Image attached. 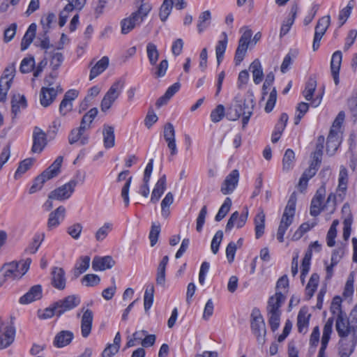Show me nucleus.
Returning a JSON list of instances; mask_svg holds the SVG:
<instances>
[{
  "instance_id": "22",
  "label": "nucleus",
  "mask_w": 357,
  "mask_h": 357,
  "mask_svg": "<svg viewBox=\"0 0 357 357\" xmlns=\"http://www.w3.org/2000/svg\"><path fill=\"white\" fill-rule=\"evenodd\" d=\"M285 301V296L281 292H276L269 298L267 305L268 313H281L280 307Z\"/></svg>"
},
{
  "instance_id": "8",
  "label": "nucleus",
  "mask_w": 357,
  "mask_h": 357,
  "mask_svg": "<svg viewBox=\"0 0 357 357\" xmlns=\"http://www.w3.org/2000/svg\"><path fill=\"white\" fill-rule=\"evenodd\" d=\"M80 298L76 295H70L55 302V308L57 310V317L64 312L70 311L79 305Z\"/></svg>"
},
{
  "instance_id": "48",
  "label": "nucleus",
  "mask_w": 357,
  "mask_h": 357,
  "mask_svg": "<svg viewBox=\"0 0 357 357\" xmlns=\"http://www.w3.org/2000/svg\"><path fill=\"white\" fill-rule=\"evenodd\" d=\"M211 15L209 10L202 13L199 17L197 29L199 33H202L210 24Z\"/></svg>"
},
{
  "instance_id": "46",
  "label": "nucleus",
  "mask_w": 357,
  "mask_h": 357,
  "mask_svg": "<svg viewBox=\"0 0 357 357\" xmlns=\"http://www.w3.org/2000/svg\"><path fill=\"white\" fill-rule=\"evenodd\" d=\"M98 109L93 107L86 113L81 121L80 126L83 127L85 130L90 128V124L93 122V119L98 114Z\"/></svg>"
},
{
  "instance_id": "44",
  "label": "nucleus",
  "mask_w": 357,
  "mask_h": 357,
  "mask_svg": "<svg viewBox=\"0 0 357 357\" xmlns=\"http://www.w3.org/2000/svg\"><path fill=\"white\" fill-rule=\"evenodd\" d=\"M296 12H297V8L293 7L291 8V13H290L291 16L288 17L282 25L281 30H280V36H284L289 32L291 25L294 24V20L296 17Z\"/></svg>"
},
{
  "instance_id": "55",
  "label": "nucleus",
  "mask_w": 357,
  "mask_h": 357,
  "mask_svg": "<svg viewBox=\"0 0 357 357\" xmlns=\"http://www.w3.org/2000/svg\"><path fill=\"white\" fill-rule=\"evenodd\" d=\"M50 54V66L53 70H57L61 65L63 61V56L61 52H51Z\"/></svg>"
},
{
  "instance_id": "5",
  "label": "nucleus",
  "mask_w": 357,
  "mask_h": 357,
  "mask_svg": "<svg viewBox=\"0 0 357 357\" xmlns=\"http://www.w3.org/2000/svg\"><path fill=\"white\" fill-rule=\"evenodd\" d=\"M15 334V327L0 318V349L7 348L13 342Z\"/></svg>"
},
{
  "instance_id": "36",
  "label": "nucleus",
  "mask_w": 357,
  "mask_h": 357,
  "mask_svg": "<svg viewBox=\"0 0 357 357\" xmlns=\"http://www.w3.org/2000/svg\"><path fill=\"white\" fill-rule=\"evenodd\" d=\"M340 144V142L337 137V134L331 130L326 142V152L329 155H333L337 151Z\"/></svg>"
},
{
  "instance_id": "47",
  "label": "nucleus",
  "mask_w": 357,
  "mask_h": 357,
  "mask_svg": "<svg viewBox=\"0 0 357 357\" xmlns=\"http://www.w3.org/2000/svg\"><path fill=\"white\" fill-rule=\"evenodd\" d=\"M173 0H164L160 8L159 16L162 22H165L170 15L173 8Z\"/></svg>"
},
{
  "instance_id": "30",
  "label": "nucleus",
  "mask_w": 357,
  "mask_h": 357,
  "mask_svg": "<svg viewBox=\"0 0 357 357\" xmlns=\"http://www.w3.org/2000/svg\"><path fill=\"white\" fill-rule=\"evenodd\" d=\"M166 176L162 175L155 183L151 195V202L153 204L157 203L160 199L162 195L166 190Z\"/></svg>"
},
{
  "instance_id": "38",
  "label": "nucleus",
  "mask_w": 357,
  "mask_h": 357,
  "mask_svg": "<svg viewBox=\"0 0 357 357\" xmlns=\"http://www.w3.org/2000/svg\"><path fill=\"white\" fill-rule=\"evenodd\" d=\"M90 260L91 259L89 256H83L78 259L73 271L75 278H78L89 268Z\"/></svg>"
},
{
  "instance_id": "14",
  "label": "nucleus",
  "mask_w": 357,
  "mask_h": 357,
  "mask_svg": "<svg viewBox=\"0 0 357 357\" xmlns=\"http://www.w3.org/2000/svg\"><path fill=\"white\" fill-rule=\"evenodd\" d=\"M51 284L58 290H63L66 286V278L64 270L54 266L51 271Z\"/></svg>"
},
{
  "instance_id": "28",
  "label": "nucleus",
  "mask_w": 357,
  "mask_h": 357,
  "mask_svg": "<svg viewBox=\"0 0 357 357\" xmlns=\"http://www.w3.org/2000/svg\"><path fill=\"white\" fill-rule=\"evenodd\" d=\"M153 159H151L145 168L143 177V184L139 188V193L145 197H147L149 195V183L153 171Z\"/></svg>"
},
{
  "instance_id": "11",
  "label": "nucleus",
  "mask_w": 357,
  "mask_h": 357,
  "mask_svg": "<svg viewBox=\"0 0 357 357\" xmlns=\"http://www.w3.org/2000/svg\"><path fill=\"white\" fill-rule=\"evenodd\" d=\"M356 328L354 324H351V325L347 314L336 317L335 328L340 337L344 338L348 337L349 334L354 333Z\"/></svg>"
},
{
  "instance_id": "6",
  "label": "nucleus",
  "mask_w": 357,
  "mask_h": 357,
  "mask_svg": "<svg viewBox=\"0 0 357 357\" xmlns=\"http://www.w3.org/2000/svg\"><path fill=\"white\" fill-rule=\"evenodd\" d=\"M252 36V31L251 29H246L241 36L234 56V60L236 65L240 64V63L243 60L246 54L248 45L251 42Z\"/></svg>"
},
{
  "instance_id": "12",
  "label": "nucleus",
  "mask_w": 357,
  "mask_h": 357,
  "mask_svg": "<svg viewBox=\"0 0 357 357\" xmlns=\"http://www.w3.org/2000/svg\"><path fill=\"white\" fill-rule=\"evenodd\" d=\"M81 312H82L81 317V333L83 337H87L91 331L93 313L91 310L82 307L81 312L77 313V316L79 317Z\"/></svg>"
},
{
  "instance_id": "24",
  "label": "nucleus",
  "mask_w": 357,
  "mask_h": 357,
  "mask_svg": "<svg viewBox=\"0 0 357 357\" xmlns=\"http://www.w3.org/2000/svg\"><path fill=\"white\" fill-rule=\"evenodd\" d=\"M74 337L73 333L70 331H61L54 337L53 344L57 348H62L70 344Z\"/></svg>"
},
{
  "instance_id": "18",
  "label": "nucleus",
  "mask_w": 357,
  "mask_h": 357,
  "mask_svg": "<svg viewBox=\"0 0 357 357\" xmlns=\"http://www.w3.org/2000/svg\"><path fill=\"white\" fill-rule=\"evenodd\" d=\"M239 178V173L238 170L234 169L231 171V172L227 176L224 182L222 184L220 191L223 195L231 194L236 186L238 184Z\"/></svg>"
},
{
  "instance_id": "35",
  "label": "nucleus",
  "mask_w": 357,
  "mask_h": 357,
  "mask_svg": "<svg viewBox=\"0 0 357 357\" xmlns=\"http://www.w3.org/2000/svg\"><path fill=\"white\" fill-rule=\"evenodd\" d=\"M250 70L252 73L253 81L256 84H259L264 77L263 70L259 59H255L250 66Z\"/></svg>"
},
{
  "instance_id": "40",
  "label": "nucleus",
  "mask_w": 357,
  "mask_h": 357,
  "mask_svg": "<svg viewBox=\"0 0 357 357\" xmlns=\"http://www.w3.org/2000/svg\"><path fill=\"white\" fill-rule=\"evenodd\" d=\"M243 112L241 101L236 100V105L228 108L226 116L229 120L236 121L243 115Z\"/></svg>"
},
{
  "instance_id": "61",
  "label": "nucleus",
  "mask_w": 357,
  "mask_h": 357,
  "mask_svg": "<svg viewBox=\"0 0 357 357\" xmlns=\"http://www.w3.org/2000/svg\"><path fill=\"white\" fill-rule=\"evenodd\" d=\"M85 130H86L82 126H79L77 128L73 129L68 136V142L70 144H73L75 142H78V140L81 138Z\"/></svg>"
},
{
  "instance_id": "51",
  "label": "nucleus",
  "mask_w": 357,
  "mask_h": 357,
  "mask_svg": "<svg viewBox=\"0 0 357 357\" xmlns=\"http://www.w3.org/2000/svg\"><path fill=\"white\" fill-rule=\"evenodd\" d=\"M141 4L138 7L137 10L134 11V14H136L139 18L143 22L144 18L149 15L152 9V6L149 3H145L144 0H139Z\"/></svg>"
},
{
  "instance_id": "60",
  "label": "nucleus",
  "mask_w": 357,
  "mask_h": 357,
  "mask_svg": "<svg viewBox=\"0 0 357 357\" xmlns=\"http://www.w3.org/2000/svg\"><path fill=\"white\" fill-rule=\"evenodd\" d=\"M225 107L218 105L211 113V119L213 123L219 122L225 116Z\"/></svg>"
},
{
  "instance_id": "62",
  "label": "nucleus",
  "mask_w": 357,
  "mask_h": 357,
  "mask_svg": "<svg viewBox=\"0 0 357 357\" xmlns=\"http://www.w3.org/2000/svg\"><path fill=\"white\" fill-rule=\"evenodd\" d=\"M223 238V232L221 230L218 231L211 241V248L213 254H216L219 250V247Z\"/></svg>"
},
{
  "instance_id": "41",
  "label": "nucleus",
  "mask_w": 357,
  "mask_h": 357,
  "mask_svg": "<svg viewBox=\"0 0 357 357\" xmlns=\"http://www.w3.org/2000/svg\"><path fill=\"white\" fill-rule=\"evenodd\" d=\"M243 106V114L252 115L255 106L254 100V93L252 91L248 90L246 95V98L244 100Z\"/></svg>"
},
{
  "instance_id": "13",
  "label": "nucleus",
  "mask_w": 357,
  "mask_h": 357,
  "mask_svg": "<svg viewBox=\"0 0 357 357\" xmlns=\"http://www.w3.org/2000/svg\"><path fill=\"white\" fill-rule=\"evenodd\" d=\"M326 195V187L324 183L316 192L312 198L310 206V215L317 216L324 210L325 206H322V202Z\"/></svg>"
},
{
  "instance_id": "10",
  "label": "nucleus",
  "mask_w": 357,
  "mask_h": 357,
  "mask_svg": "<svg viewBox=\"0 0 357 357\" xmlns=\"http://www.w3.org/2000/svg\"><path fill=\"white\" fill-rule=\"evenodd\" d=\"M330 25V16H324L319 20L315 27L312 49L314 51L318 50L320 41Z\"/></svg>"
},
{
  "instance_id": "27",
  "label": "nucleus",
  "mask_w": 357,
  "mask_h": 357,
  "mask_svg": "<svg viewBox=\"0 0 357 357\" xmlns=\"http://www.w3.org/2000/svg\"><path fill=\"white\" fill-rule=\"evenodd\" d=\"M57 96V91L53 87H42L40 93V104L46 107L50 105Z\"/></svg>"
},
{
  "instance_id": "43",
  "label": "nucleus",
  "mask_w": 357,
  "mask_h": 357,
  "mask_svg": "<svg viewBox=\"0 0 357 357\" xmlns=\"http://www.w3.org/2000/svg\"><path fill=\"white\" fill-rule=\"evenodd\" d=\"M295 160L294 152L291 149H287L285 151L282 159V169L285 172L289 171L294 166Z\"/></svg>"
},
{
  "instance_id": "19",
  "label": "nucleus",
  "mask_w": 357,
  "mask_h": 357,
  "mask_svg": "<svg viewBox=\"0 0 357 357\" xmlns=\"http://www.w3.org/2000/svg\"><path fill=\"white\" fill-rule=\"evenodd\" d=\"M66 216V208L63 206H59L49 215L47 220V228L52 230L56 228L64 220Z\"/></svg>"
},
{
  "instance_id": "45",
  "label": "nucleus",
  "mask_w": 357,
  "mask_h": 357,
  "mask_svg": "<svg viewBox=\"0 0 357 357\" xmlns=\"http://www.w3.org/2000/svg\"><path fill=\"white\" fill-rule=\"evenodd\" d=\"M146 53L149 61L152 66H155L159 58V52L155 44L149 43L146 45Z\"/></svg>"
},
{
  "instance_id": "20",
  "label": "nucleus",
  "mask_w": 357,
  "mask_h": 357,
  "mask_svg": "<svg viewBox=\"0 0 357 357\" xmlns=\"http://www.w3.org/2000/svg\"><path fill=\"white\" fill-rule=\"evenodd\" d=\"M42 296V287L40 284H36L31 287L26 294L20 297L19 302L22 305L29 304L35 301L40 300Z\"/></svg>"
},
{
  "instance_id": "50",
  "label": "nucleus",
  "mask_w": 357,
  "mask_h": 357,
  "mask_svg": "<svg viewBox=\"0 0 357 357\" xmlns=\"http://www.w3.org/2000/svg\"><path fill=\"white\" fill-rule=\"evenodd\" d=\"M112 229V224L105 222L100 227L95 234V238L97 241H102Z\"/></svg>"
},
{
  "instance_id": "52",
  "label": "nucleus",
  "mask_w": 357,
  "mask_h": 357,
  "mask_svg": "<svg viewBox=\"0 0 357 357\" xmlns=\"http://www.w3.org/2000/svg\"><path fill=\"white\" fill-rule=\"evenodd\" d=\"M317 82L314 79H310L306 84L303 94L307 100H312L314 93L316 90Z\"/></svg>"
},
{
  "instance_id": "37",
  "label": "nucleus",
  "mask_w": 357,
  "mask_h": 357,
  "mask_svg": "<svg viewBox=\"0 0 357 357\" xmlns=\"http://www.w3.org/2000/svg\"><path fill=\"white\" fill-rule=\"evenodd\" d=\"M338 182L339 183L337 190L339 192H342V193L338 194V196L342 197V199L345 195L347 189L348 182L347 170L344 167L342 168L340 171Z\"/></svg>"
},
{
  "instance_id": "17",
  "label": "nucleus",
  "mask_w": 357,
  "mask_h": 357,
  "mask_svg": "<svg viewBox=\"0 0 357 357\" xmlns=\"http://www.w3.org/2000/svg\"><path fill=\"white\" fill-rule=\"evenodd\" d=\"M142 23V21L141 18H139V17L132 12L128 17L121 21V33L123 35H126L136 27L139 26Z\"/></svg>"
},
{
  "instance_id": "1",
  "label": "nucleus",
  "mask_w": 357,
  "mask_h": 357,
  "mask_svg": "<svg viewBox=\"0 0 357 357\" xmlns=\"http://www.w3.org/2000/svg\"><path fill=\"white\" fill-rule=\"evenodd\" d=\"M296 199L291 195L284 208L277 232V238L280 242L284 241V235L291 225L295 214Z\"/></svg>"
},
{
  "instance_id": "39",
  "label": "nucleus",
  "mask_w": 357,
  "mask_h": 357,
  "mask_svg": "<svg viewBox=\"0 0 357 357\" xmlns=\"http://www.w3.org/2000/svg\"><path fill=\"white\" fill-rule=\"evenodd\" d=\"M223 38L218 42L215 47V55L217 58V63L219 66L224 58V54L225 52L227 45V36L225 32L222 33Z\"/></svg>"
},
{
  "instance_id": "64",
  "label": "nucleus",
  "mask_w": 357,
  "mask_h": 357,
  "mask_svg": "<svg viewBox=\"0 0 357 357\" xmlns=\"http://www.w3.org/2000/svg\"><path fill=\"white\" fill-rule=\"evenodd\" d=\"M82 225L80 223H75L67 228V233L74 239H78L82 231Z\"/></svg>"
},
{
  "instance_id": "23",
  "label": "nucleus",
  "mask_w": 357,
  "mask_h": 357,
  "mask_svg": "<svg viewBox=\"0 0 357 357\" xmlns=\"http://www.w3.org/2000/svg\"><path fill=\"white\" fill-rule=\"evenodd\" d=\"M115 264V261L110 256L96 257L92 261V268L94 271H105L112 268Z\"/></svg>"
},
{
  "instance_id": "3",
  "label": "nucleus",
  "mask_w": 357,
  "mask_h": 357,
  "mask_svg": "<svg viewBox=\"0 0 357 357\" xmlns=\"http://www.w3.org/2000/svg\"><path fill=\"white\" fill-rule=\"evenodd\" d=\"M124 86L125 80L123 79H119L112 84L101 100L100 109L102 112H106L111 108L113 103L121 95Z\"/></svg>"
},
{
  "instance_id": "49",
  "label": "nucleus",
  "mask_w": 357,
  "mask_h": 357,
  "mask_svg": "<svg viewBox=\"0 0 357 357\" xmlns=\"http://www.w3.org/2000/svg\"><path fill=\"white\" fill-rule=\"evenodd\" d=\"M174 202V195L172 192H168L161 202V213L164 218H167L169 215V207Z\"/></svg>"
},
{
  "instance_id": "21",
  "label": "nucleus",
  "mask_w": 357,
  "mask_h": 357,
  "mask_svg": "<svg viewBox=\"0 0 357 357\" xmlns=\"http://www.w3.org/2000/svg\"><path fill=\"white\" fill-rule=\"evenodd\" d=\"M334 322V317H330L326 322L323 328V335L321 341V348L319 351V355L321 356L324 354L325 349L327 347L328 343L331 338V335L333 331V325Z\"/></svg>"
},
{
  "instance_id": "31",
  "label": "nucleus",
  "mask_w": 357,
  "mask_h": 357,
  "mask_svg": "<svg viewBox=\"0 0 357 357\" xmlns=\"http://www.w3.org/2000/svg\"><path fill=\"white\" fill-rule=\"evenodd\" d=\"M109 66V58L106 56L99 60L91 69L89 79L92 80L102 72H104Z\"/></svg>"
},
{
  "instance_id": "7",
  "label": "nucleus",
  "mask_w": 357,
  "mask_h": 357,
  "mask_svg": "<svg viewBox=\"0 0 357 357\" xmlns=\"http://www.w3.org/2000/svg\"><path fill=\"white\" fill-rule=\"evenodd\" d=\"M77 184V182L75 180H71L68 183L52 190L49 194V198L55 199L59 201L68 199L75 191Z\"/></svg>"
},
{
  "instance_id": "25",
  "label": "nucleus",
  "mask_w": 357,
  "mask_h": 357,
  "mask_svg": "<svg viewBox=\"0 0 357 357\" xmlns=\"http://www.w3.org/2000/svg\"><path fill=\"white\" fill-rule=\"evenodd\" d=\"M310 317L311 315L308 313L307 307H303L299 310L296 323L299 333L304 334L306 333Z\"/></svg>"
},
{
  "instance_id": "26",
  "label": "nucleus",
  "mask_w": 357,
  "mask_h": 357,
  "mask_svg": "<svg viewBox=\"0 0 357 357\" xmlns=\"http://www.w3.org/2000/svg\"><path fill=\"white\" fill-rule=\"evenodd\" d=\"M248 212L239 215L238 211H235L230 216L225 228V231H230L234 227V224L236 225L238 228L243 227L248 219Z\"/></svg>"
},
{
  "instance_id": "53",
  "label": "nucleus",
  "mask_w": 357,
  "mask_h": 357,
  "mask_svg": "<svg viewBox=\"0 0 357 357\" xmlns=\"http://www.w3.org/2000/svg\"><path fill=\"white\" fill-rule=\"evenodd\" d=\"M342 299L340 296H335L333 298L331 305V312L333 316L339 317L340 316L346 315V313L343 312L341 309Z\"/></svg>"
},
{
  "instance_id": "15",
  "label": "nucleus",
  "mask_w": 357,
  "mask_h": 357,
  "mask_svg": "<svg viewBox=\"0 0 357 357\" xmlns=\"http://www.w3.org/2000/svg\"><path fill=\"white\" fill-rule=\"evenodd\" d=\"M47 144L46 134L40 128L35 127L33 132V146L31 151L33 153H40Z\"/></svg>"
},
{
  "instance_id": "9",
  "label": "nucleus",
  "mask_w": 357,
  "mask_h": 357,
  "mask_svg": "<svg viewBox=\"0 0 357 357\" xmlns=\"http://www.w3.org/2000/svg\"><path fill=\"white\" fill-rule=\"evenodd\" d=\"M20 274L17 273V263L15 261L5 264L0 270V287H2L6 281L18 280Z\"/></svg>"
},
{
  "instance_id": "29",
  "label": "nucleus",
  "mask_w": 357,
  "mask_h": 357,
  "mask_svg": "<svg viewBox=\"0 0 357 357\" xmlns=\"http://www.w3.org/2000/svg\"><path fill=\"white\" fill-rule=\"evenodd\" d=\"M342 55L341 52H335L331 59V74L335 85L339 84V71L340 69Z\"/></svg>"
},
{
  "instance_id": "42",
  "label": "nucleus",
  "mask_w": 357,
  "mask_h": 357,
  "mask_svg": "<svg viewBox=\"0 0 357 357\" xmlns=\"http://www.w3.org/2000/svg\"><path fill=\"white\" fill-rule=\"evenodd\" d=\"M12 113L17 115L20 112V107L25 108L26 107V100L24 96L20 94L14 95L11 100Z\"/></svg>"
},
{
  "instance_id": "34",
  "label": "nucleus",
  "mask_w": 357,
  "mask_h": 357,
  "mask_svg": "<svg viewBox=\"0 0 357 357\" xmlns=\"http://www.w3.org/2000/svg\"><path fill=\"white\" fill-rule=\"evenodd\" d=\"M255 236L257 238H260L264 232L265 214L263 209L260 208L259 213L255 218Z\"/></svg>"
},
{
  "instance_id": "32",
  "label": "nucleus",
  "mask_w": 357,
  "mask_h": 357,
  "mask_svg": "<svg viewBox=\"0 0 357 357\" xmlns=\"http://www.w3.org/2000/svg\"><path fill=\"white\" fill-rule=\"evenodd\" d=\"M103 144L105 149H110L115 144L114 127L105 125L102 130Z\"/></svg>"
},
{
  "instance_id": "58",
  "label": "nucleus",
  "mask_w": 357,
  "mask_h": 357,
  "mask_svg": "<svg viewBox=\"0 0 357 357\" xmlns=\"http://www.w3.org/2000/svg\"><path fill=\"white\" fill-rule=\"evenodd\" d=\"M33 160L31 158H26V159L24 160L23 161H22L20 163V165L15 172V178L17 179L22 174L26 172L33 165Z\"/></svg>"
},
{
  "instance_id": "54",
  "label": "nucleus",
  "mask_w": 357,
  "mask_h": 357,
  "mask_svg": "<svg viewBox=\"0 0 357 357\" xmlns=\"http://www.w3.org/2000/svg\"><path fill=\"white\" fill-rule=\"evenodd\" d=\"M231 206V200L229 197H227L221 206L220 208L219 209L217 215H215V220L219 222L221 220H222L227 213L229 212L230 208Z\"/></svg>"
},
{
  "instance_id": "59",
  "label": "nucleus",
  "mask_w": 357,
  "mask_h": 357,
  "mask_svg": "<svg viewBox=\"0 0 357 357\" xmlns=\"http://www.w3.org/2000/svg\"><path fill=\"white\" fill-rule=\"evenodd\" d=\"M100 282V277L96 274H86L82 279V282L86 287L96 286Z\"/></svg>"
},
{
  "instance_id": "63",
  "label": "nucleus",
  "mask_w": 357,
  "mask_h": 357,
  "mask_svg": "<svg viewBox=\"0 0 357 357\" xmlns=\"http://www.w3.org/2000/svg\"><path fill=\"white\" fill-rule=\"evenodd\" d=\"M15 63H10L9 64L6 69L3 71V74L1 76L0 80H3V82H5L4 80H10V83L12 82L13 79L15 77Z\"/></svg>"
},
{
  "instance_id": "33",
  "label": "nucleus",
  "mask_w": 357,
  "mask_h": 357,
  "mask_svg": "<svg viewBox=\"0 0 357 357\" xmlns=\"http://www.w3.org/2000/svg\"><path fill=\"white\" fill-rule=\"evenodd\" d=\"M36 24H31L27 31H26L24 37L21 42V50L24 51L28 48L30 44L32 43L36 36Z\"/></svg>"
},
{
  "instance_id": "4",
  "label": "nucleus",
  "mask_w": 357,
  "mask_h": 357,
  "mask_svg": "<svg viewBox=\"0 0 357 357\" xmlns=\"http://www.w3.org/2000/svg\"><path fill=\"white\" fill-rule=\"evenodd\" d=\"M252 316L253 317V320L251 324L252 330L257 337L258 342L261 344H264L266 341L265 335L266 330L263 317L258 310H254Z\"/></svg>"
},
{
  "instance_id": "16",
  "label": "nucleus",
  "mask_w": 357,
  "mask_h": 357,
  "mask_svg": "<svg viewBox=\"0 0 357 357\" xmlns=\"http://www.w3.org/2000/svg\"><path fill=\"white\" fill-rule=\"evenodd\" d=\"M163 135L167 144V146L170 150V154L172 155L177 154L178 151L176 144L175 130L174 126L171 123H167L165 125Z\"/></svg>"
},
{
  "instance_id": "57",
  "label": "nucleus",
  "mask_w": 357,
  "mask_h": 357,
  "mask_svg": "<svg viewBox=\"0 0 357 357\" xmlns=\"http://www.w3.org/2000/svg\"><path fill=\"white\" fill-rule=\"evenodd\" d=\"M353 223V215L351 212H349L347 217L344 218L343 221L344 228H343V238L345 241H347L351 234V225Z\"/></svg>"
},
{
  "instance_id": "2",
  "label": "nucleus",
  "mask_w": 357,
  "mask_h": 357,
  "mask_svg": "<svg viewBox=\"0 0 357 357\" xmlns=\"http://www.w3.org/2000/svg\"><path fill=\"white\" fill-rule=\"evenodd\" d=\"M62 162L63 157H57L54 162L46 170L36 178L33 184L29 189V192L31 194L36 192L42 188L46 181L55 177L59 172Z\"/></svg>"
},
{
  "instance_id": "56",
  "label": "nucleus",
  "mask_w": 357,
  "mask_h": 357,
  "mask_svg": "<svg viewBox=\"0 0 357 357\" xmlns=\"http://www.w3.org/2000/svg\"><path fill=\"white\" fill-rule=\"evenodd\" d=\"M35 60L33 56L24 58L20 64V70L22 73H28L33 70Z\"/></svg>"
}]
</instances>
